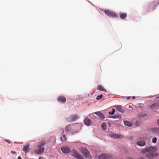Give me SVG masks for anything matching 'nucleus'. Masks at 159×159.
Masks as SVG:
<instances>
[{"label":"nucleus","mask_w":159,"mask_h":159,"mask_svg":"<svg viewBox=\"0 0 159 159\" xmlns=\"http://www.w3.org/2000/svg\"><path fill=\"white\" fill-rule=\"evenodd\" d=\"M84 123L86 125L89 126L91 125V121L90 119L86 118L84 120Z\"/></svg>","instance_id":"f3484780"},{"label":"nucleus","mask_w":159,"mask_h":159,"mask_svg":"<svg viewBox=\"0 0 159 159\" xmlns=\"http://www.w3.org/2000/svg\"><path fill=\"white\" fill-rule=\"evenodd\" d=\"M112 157L109 154H103L99 156L98 159H112Z\"/></svg>","instance_id":"0eeeda50"},{"label":"nucleus","mask_w":159,"mask_h":159,"mask_svg":"<svg viewBox=\"0 0 159 159\" xmlns=\"http://www.w3.org/2000/svg\"><path fill=\"white\" fill-rule=\"evenodd\" d=\"M157 123L158 125H159V119L157 120Z\"/></svg>","instance_id":"f704fd0d"},{"label":"nucleus","mask_w":159,"mask_h":159,"mask_svg":"<svg viewBox=\"0 0 159 159\" xmlns=\"http://www.w3.org/2000/svg\"><path fill=\"white\" fill-rule=\"evenodd\" d=\"M157 148L156 147L151 146L147 147L141 151V153L145 154V156L148 159H154L158 156L156 152Z\"/></svg>","instance_id":"f257e3e1"},{"label":"nucleus","mask_w":159,"mask_h":159,"mask_svg":"<svg viewBox=\"0 0 159 159\" xmlns=\"http://www.w3.org/2000/svg\"><path fill=\"white\" fill-rule=\"evenodd\" d=\"M143 106V104H140L138 107V108H141Z\"/></svg>","instance_id":"cd10ccee"},{"label":"nucleus","mask_w":159,"mask_h":159,"mask_svg":"<svg viewBox=\"0 0 159 159\" xmlns=\"http://www.w3.org/2000/svg\"><path fill=\"white\" fill-rule=\"evenodd\" d=\"M76 126L74 125H66L65 127V130L67 132H71L72 134L74 133H76L77 131L75 130Z\"/></svg>","instance_id":"7ed1b4c3"},{"label":"nucleus","mask_w":159,"mask_h":159,"mask_svg":"<svg viewBox=\"0 0 159 159\" xmlns=\"http://www.w3.org/2000/svg\"><path fill=\"white\" fill-rule=\"evenodd\" d=\"M146 116V115L144 113H141L138 115L139 118H142Z\"/></svg>","instance_id":"5701e85b"},{"label":"nucleus","mask_w":159,"mask_h":159,"mask_svg":"<svg viewBox=\"0 0 159 159\" xmlns=\"http://www.w3.org/2000/svg\"><path fill=\"white\" fill-rule=\"evenodd\" d=\"M115 112V110L114 109H112V111H109L108 112V114L110 115H113L114 114Z\"/></svg>","instance_id":"393cba45"},{"label":"nucleus","mask_w":159,"mask_h":159,"mask_svg":"<svg viewBox=\"0 0 159 159\" xmlns=\"http://www.w3.org/2000/svg\"><path fill=\"white\" fill-rule=\"evenodd\" d=\"M94 113L95 114L101 118V119L103 120L104 119L105 117L104 115L100 112H96Z\"/></svg>","instance_id":"ddd939ff"},{"label":"nucleus","mask_w":159,"mask_h":159,"mask_svg":"<svg viewBox=\"0 0 159 159\" xmlns=\"http://www.w3.org/2000/svg\"><path fill=\"white\" fill-rule=\"evenodd\" d=\"M46 143L45 141H41L39 144L37 146V148L35 149V152L37 154H40L43 153L44 150V148L43 147Z\"/></svg>","instance_id":"f03ea898"},{"label":"nucleus","mask_w":159,"mask_h":159,"mask_svg":"<svg viewBox=\"0 0 159 159\" xmlns=\"http://www.w3.org/2000/svg\"><path fill=\"white\" fill-rule=\"evenodd\" d=\"M111 123H108V125H109V127H111Z\"/></svg>","instance_id":"c9c22d12"},{"label":"nucleus","mask_w":159,"mask_h":159,"mask_svg":"<svg viewBox=\"0 0 159 159\" xmlns=\"http://www.w3.org/2000/svg\"><path fill=\"white\" fill-rule=\"evenodd\" d=\"M81 152L85 157L89 159L92 158L89 151L86 148H82Z\"/></svg>","instance_id":"20e7f679"},{"label":"nucleus","mask_w":159,"mask_h":159,"mask_svg":"<svg viewBox=\"0 0 159 159\" xmlns=\"http://www.w3.org/2000/svg\"><path fill=\"white\" fill-rule=\"evenodd\" d=\"M110 136L115 138H122L123 136L122 135L117 134H110Z\"/></svg>","instance_id":"f8f14e48"},{"label":"nucleus","mask_w":159,"mask_h":159,"mask_svg":"<svg viewBox=\"0 0 159 159\" xmlns=\"http://www.w3.org/2000/svg\"><path fill=\"white\" fill-rule=\"evenodd\" d=\"M116 109L122 113H124L125 112V110L123 109L122 107L120 106H116Z\"/></svg>","instance_id":"6ab92c4d"},{"label":"nucleus","mask_w":159,"mask_h":159,"mask_svg":"<svg viewBox=\"0 0 159 159\" xmlns=\"http://www.w3.org/2000/svg\"><path fill=\"white\" fill-rule=\"evenodd\" d=\"M80 118V116L76 114H73L71 115L70 119L68 118L67 120L69 121L72 122Z\"/></svg>","instance_id":"6e6552de"},{"label":"nucleus","mask_w":159,"mask_h":159,"mask_svg":"<svg viewBox=\"0 0 159 159\" xmlns=\"http://www.w3.org/2000/svg\"><path fill=\"white\" fill-rule=\"evenodd\" d=\"M157 139L156 137H154L152 139V142L154 143H155L156 142Z\"/></svg>","instance_id":"bb28decb"},{"label":"nucleus","mask_w":159,"mask_h":159,"mask_svg":"<svg viewBox=\"0 0 159 159\" xmlns=\"http://www.w3.org/2000/svg\"><path fill=\"white\" fill-rule=\"evenodd\" d=\"M97 89L100 91H102L105 92L107 91L101 85H99L98 86Z\"/></svg>","instance_id":"a211bd4d"},{"label":"nucleus","mask_w":159,"mask_h":159,"mask_svg":"<svg viewBox=\"0 0 159 159\" xmlns=\"http://www.w3.org/2000/svg\"><path fill=\"white\" fill-rule=\"evenodd\" d=\"M71 152L72 156L77 159H84L82 156L75 150L73 149Z\"/></svg>","instance_id":"39448f33"},{"label":"nucleus","mask_w":159,"mask_h":159,"mask_svg":"<svg viewBox=\"0 0 159 159\" xmlns=\"http://www.w3.org/2000/svg\"><path fill=\"white\" fill-rule=\"evenodd\" d=\"M57 101L59 102L62 103H64L66 101V98L62 96H59L57 98Z\"/></svg>","instance_id":"9d476101"},{"label":"nucleus","mask_w":159,"mask_h":159,"mask_svg":"<svg viewBox=\"0 0 159 159\" xmlns=\"http://www.w3.org/2000/svg\"><path fill=\"white\" fill-rule=\"evenodd\" d=\"M21 158L20 157H18V159H21Z\"/></svg>","instance_id":"e433bc0d"},{"label":"nucleus","mask_w":159,"mask_h":159,"mask_svg":"<svg viewBox=\"0 0 159 159\" xmlns=\"http://www.w3.org/2000/svg\"><path fill=\"white\" fill-rule=\"evenodd\" d=\"M61 150L62 152L65 153H68L70 151V149L66 146L63 147L61 148Z\"/></svg>","instance_id":"9b49d317"},{"label":"nucleus","mask_w":159,"mask_h":159,"mask_svg":"<svg viewBox=\"0 0 159 159\" xmlns=\"http://www.w3.org/2000/svg\"><path fill=\"white\" fill-rule=\"evenodd\" d=\"M104 12L105 14L108 16L117 17V15L113 11L109 10H104Z\"/></svg>","instance_id":"423d86ee"},{"label":"nucleus","mask_w":159,"mask_h":159,"mask_svg":"<svg viewBox=\"0 0 159 159\" xmlns=\"http://www.w3.org/2000/svg\"><path fill=\"white\" fill-rule=\"evenodd\" d=\"M110 118H119L121 119V117L119 115H115L114 116H111V117H109Z\"/></svg>","instance_id":"412c9836"},{"label":"nucleus","mask_w":159,"mask_h":159,"mask_svg":"<svg viewBox=\"0 0 159 159\" xmlns=\"http://www.w3.org/2000/svg\"><path fill=\"white\" fill-rule=\"evenodd\" d=\"M60 139L62 141H66L67 140V138H66L65 135H63L62 137H61L60 138Z\"/></svg>","instance_id":"b1692460"},{"label":"nucleus","mask_w":159,"mask_h":159,"mask_svg":"<svg viewBox=\"0 0 159 159\" xmlns=\"http://www.w3.org/2000/svg\"><path fill=\"white\" fill-rule=\"evenodd\" d=\"M132 98L133 99H134L135 98V96L133 97Z\"/></svg>","instance_id":"ea45409f"},{"label":"nucleus","mask_w":159,"mask_h":159,"mask_svg":"<svg viewBox=\"0 0 159 159\" xmlns=\"http://www.w3.org/2000/svg\"><path fill=\"white\" fill-rule=\"evenodd\" d=\"M101 127L102 129L105 130L107 129V126L106 123H103L101 125Z\"/></svg>","instance_id":"4be33fe9"},{"label":"nucleus","mask_w":159,"mask_h":159,"mask_svg":"<svg viewBox=\"0 0 159 159\" xmlns=\"http://www.w3.org/2000/svg\"><path fill=\"white\" fill-rule=\"evenodd\" d=\"M121 19H125L127 16V14L125 13H122L120 12L119 13Z\"/></svg>","instance_id":"2eb2a0df"},{"label":"nucleus","mask_w":159,"mask_h":159,"mask_svg":"<svg viewBox=\"0 0 159 159\" xmlns=\"http://www.w3.org/2000/svg\"><path fill=\"white\" fill-rule=\"evenodd\" d=\"M11 152L13 154H15L16 153V152L15 151H11Z\"/></svg>","instance_id":"72a5a7b5"},{"label":"nucleus","mask_w":159,"mask_h":159,"mask_svg":"<svg viewBox=\"0 0 159 159\" xmlns=\"http://www.w3.org/2000/svg\"><path fill=\"white\" fill-rule=\"evenodd\" d=\"M138 159H145V158L143 157H140Z\"/></svg>","instance_id":"7c9ffc66"},{"label":"nucleus","mask_w":159,"mask_h":159,"mask_svg":"<svg viewBox=\"0 0 159 159\" xmlns=\"http://www.w3.org/2000/svg\"><path fill=\"white\" fill-rule=\"evenodd\" d=\"M103 95L102 94H101V95L99 96H97L96 99L97 100H99V99H102V98Z\"/></svg>","instance_id":"a878e982"},{"label":"nucleus","mask_w":159,"mask_h":159,"mask_svg":"<svg viewBox=\"0 0 159 159\" xmlns=\"http://www.w3.org/2000/svg\"><path fill=\"white\" fill-rule=\"evenodd\" d=\"M5 141L7 142H8V143H11V142L9 141V140H6Z\"/></svg>","instance_id":"473e14b6"},{"label":"nucleus","mask_w":159,"mask_h":159,"mask_svg":"<svg viewBox=\"0 0 159 159\" xmlns=\"http://www.w3.org/2000/svg\"><path fill=\"white\" fill-rule=\"evenodd\" d=\"M159 4V2L157 3V5Z\"/></svg>","instance_id":"a19ab883"},{"label":"nucleus","mask_w":159,"mask_h":159,"mask_svg":"<svg viewBox=\"0 0 159 159\" xmlns=\"http://www.w3.org/2000/svg\"><path fill=\"white\" fill-rule=\"evenodd\" d=\"M62 134H63V133L64 132V131L63 129H62Z\"/></svg>","instance_id":"58836bf2"},{"label":"nucleus","mask_w":159,"mask_h":159,"mask_svg":"<svg viewBox=\"0 0 159 159\" xmlns=\"http://www.w3.org/2000/svg\"><path fill=\"white\" fill-rule=\"evenodd\" d=\"M140 123L137 121H136V123H135V125L137 126H138L139 125V124Z\"/></svg>","instance_id":"c85d7f7f"},{"label":"nucleus","mask_w":159,"mask_h":159,"mask_svg":"<svg viewBox=\"0 0 159 159\" xmlns=\"http://www.w3.org/2000/svg\"><path fill=\"white\" fill-rule=\"evenodd\" d=\"M155 105V104H152L150 106V108L152 109L154 107Z\"/></svg>","instance_id":"c756f323"},{"label":"nucleus","mask_w":159,"mask_h":159,"mask_svg":"<svg viewBox=\"0 0 159 159\" xmlns=\"http://www.w3.org/2000/svg\"><path fill=\"white\" fill-rule=\"evenodd\" d=\"M29 147V144H27L23 148V150L26 153L28 150V149Z\"/></svg>","instance_id":"dca6fc26"},{"label":"nucleus","mask_w":159,"mask_h":159,"mask_svg":"<svg viewBox=\"0 0 159 159\" xmlns=\"http://www.w3.org/2000/svg\"><path fill=\"white\" fill-rule=\"evenodd\" d=\"M129 98H130V97H127V98H126V99H129Z\"/></svg>","instance_id":"4c0bfd02"},{"label":"nucleus","mask_w":159,"mask_h":159,"mask_svg":"<svg viewBox=\"0 0 159 159\" xmlns=\"http://www.w3.org/2000/svg\"><path fill=\"white\" fill-rule=\"evenodd\" d=\"M136 144L140 146H143L146 145L145 139L143 137H141L139 138V140L136 142Z\"/></svg>","instance_id":"1a4fd4ad"},{"label":"nucleus","mask_w":159,"mask_h":159,"mask_svg":"<svg viewBox=\"0 0 159 159\" xmlns=\"http://www.w3.org/2000/svg\"><path fill=\"white\" fill-rule=\"evenodd\" d=\"M124 122L125 124V125L126 126H131L132 125V123L129 121L126 120L124 121Z\"/></svg>","instance_id":"aec40b11"},{"label":"nucleus","mask_w":159,"mask_h":159,"mask_svg":"<svg viewBox=\"0 0 159 159\" xmlns=\"http://www.w3.org/2000/svg\"><path fill=\"white\" fill-rule=\"evenodd\" d=\"M151 130L155 134H159V128H151Z\"/></svg>","instance_id":"4468645a"},{"label":"nucleus","mask_w":159,"mask_h":159,"mask_svg":"<svg viewBox=\"0 0 159 159\" xmlns=\"http://www.w3.org/2000/svg\"><path fill=\"white\" fill-rule=\"evenodd\" d=\"M39 159H46V158L43 157H40L39 158Z\"/></svg>","instance_id":"2f4dec72"}]
</instances>
